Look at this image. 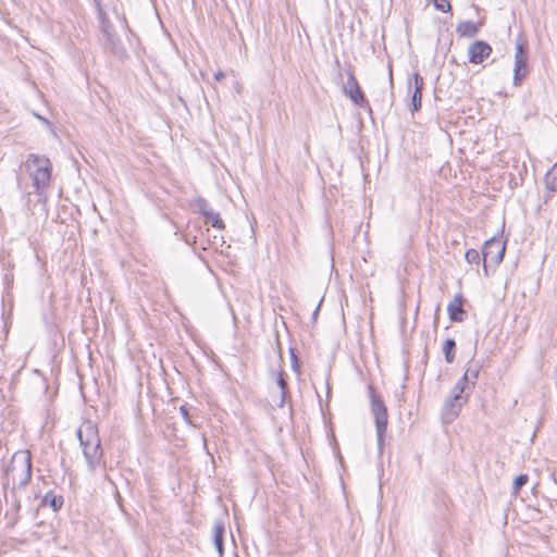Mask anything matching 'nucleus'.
Returning a JSON list of instances; mask_svg holds the SVG:
<instances>
[{
  "label": "nucleus",
  "mask_w": 557,
  "mask_h": 557,
  "mask_svg": "<svg viewBox=\"0 0 557 557\" xmlns=\"http://www.w3.org/2000/svg\"><path fill=\"white\" fill-rule=\"evenodd\" d=\"M77 437L87 468L89 472L94 473L101 465L103 458L97 425L90 420L84 421L78 428Z\"/></svg>",
  "instance_id": "obj_1"
},
{
  "label": "nucleus",
  "mask_w": 557,
  "mask_h": 557,
  "mask_svg": "<svg viewBox=\"0 0 557 557\" xmlns=\"http://www.w3.org/2000/svg\"><path fill=\"white\" fill-rule=\"evenodd\" d=\"M32 478V455L27 449L16 451L5 469V484H12L13 488L24 487Z\"/></svg>",
  "instance_id": "obj_2"
},
{
  "label": "nucleus",
  "mask_w": 557,
  "mask_h": 557,
  "mask_svg": "<svg viewBox=\"0 0 557 557\" xmlns=\"http://www.w3.org/2000/svg\"><path fill=\"white\" fill-rule=\"evenodd\" d=\"M25 169L33 180L37 193L41 194L49 186L51 180V163L46 157L29 154Z\"/></svg>",
  "instance_id": "obj_3"
},
{
  "label": "nucleus",
  "mask_w": 557,
  "mask_h": 557,
  "mask_svg": "<svg viewBox=\"0 0 557 557\" xmlns=\"http://www.w3.org/2000/svg\"><path fill=\"white\" fill-rule=\"evenodd\" d=\"M371 394V412L374 418L376 437L379 447L382 449L384 444V435L387 429V409L381 398H379L372 388Z\"/></svg>",
  "instance_id": "obj_4"
},
{
  "label": "nucleus",
  "mask_w": 557,
  "mask_h": 557,
  "mask_svg": "<svg viewBox=\"0 0 557 557\" xmlns=\"http://www.w3.org/2000/svg\"><path fill=\"white\" fill-rule=\"evenodd\" d=\"M506 250V243L497 237H492L484 243L483 263L484 271L487 275V263L497 265L502 262Z\"/></svg>",
  "instance_id": "obj_5"
},
{
  "label": "nucleus",
  "mask_w": 557,
  "mask_h": 557,
  "mask_svg": "<svg viewBox=\"0 0 557 557\" xmlns=\"http://www.w3.org/2000/svg\"><path fill=\"white\" fill-rule=\"evenodd\" d=\"M344 92L350 98V100L355 104L359 107H364V104L367 103L363 92L361 91L357 79L350 72L347 73V81L344 84Z\"/></svg>",
  "instance_id": "obj_6"
},
{
  "label": "nucleus",
  "mask_w": 557,
  "mask_h": 557,
  "mask_svg": "<svg viewBox=\"0 0 557 557\" xmlns=\"http://www.w3.org/2000/svg\"><path fill=\"white\" fill-rule=\"evenodd\" d=\"M492 53V48L484 41H475L468 49L469 61L474 64H480L486 60Z\"/></svg>",
  "instance_id": "obj_7"
},
{
  "label": "nucleus",
  "mask_w": 557,
  "mask_h": 557,
  "mask_svg": "<svg viewBox=\"0 0 557 557\" xmlns=\"http://www.w3.org/2000/svg\"><path fill=\"white\" fill-rule=\"evenodd\" d=\"M466 403L467 401L459 400V399L454 400L453 397L447 396V398L444 401V406H443V410H442V418H443L444 422L450 423L451 421H454L458 417L461 408L463 407V405Z\"/></svg>",
  "instance_id": "obj_8"
},
{
  "label": "nucleus",
  "mask_w": 557,
  "mask_h": 557,
  "mask_svg": "<svg viewBox=\"0 0 557 557\" xmlns=\"http://www.w3.org/2000/svg\"><path fill=\"white\" fill-rule=\"evenodd\" d=\"M409 91H411V88L413 86V91L411 95V104L412 109L411 111H418L421 107V97H422V87H423V78L419 73H414L412 75V78L409 79Z\"/></svg>",
  "instance_id": "obj_9"
},
{
  "label": "nucleus",
  "mask_w": 557,
  "mask_h": 557,
  "mask_svg": "<svg viewBox=\"0 0 557 557\" xmlns=\"http://www.w3.org/2000/svg\"><path fill=\"white\" fill-rule=\"evenodd\" d=\"M447 311L451 321L461 322L463 320L465 311L462 309V296L456 295L447 306Z\"/></svg>",
  "instance_id": "obj_10"
},
{
  "label": "nucleus",
  "mask_w": 557,
  "mask_h": 557,
  "mask_svg": "<svg viewBox=\"0 0 557 557\" xmlns=\"http://www.w3.org/2000/svg\"><path fill=\"white\" fill-rule=\"evenodd\" d=\"M469 385L467 384V376L460 377L453 389L450 391V394L448 396L453 397L454 400H465L468 399V394H466V391L469 389Z\"/></svg>",
  "instance_id": "obj_11"
},
{
  "label": "nucleus",
  "mask_w": 557,
  "mask_h": 557,
  "mask_svg": "<svg viewBox=\"0 0 557 557\" xmlns=\"http://www.w3.org/2000/svg\"><path fill=\"white\" fill-rule=\"evenodd\" d=\"M527 57L523 51L522 45L516 46L515 54V79L516 82L521 79L520 70L525 66Z\"/></svg>",
  "instance_id": "obj_12"
},
{
  "label": "nucleus",
  "mask_w": 557,
  "mask_h": 557,
  "mask_svg": "<svg viewBox=\"0 0 557 557\" xmlns=\"http://www.w3.org/2000/svg\"><path fill=\"white\" fill-rule=\"evenodd\" d=\"M479 32V25L471 21H465L458 24L457 33L461 37H473Z\"/></svg>",
  "instance_id": "obj_13"
},
{
  "label": "nucleus",
  "mask_w": 557,
  "mask_h": 557,
  "mask_svg": "<svg viewBox=\"0 0 557 557\" xmlns=\"http://www.w3.org/2000/svg\"><path fill=\"white\" fill-rule=\"evenodd\" d=\"M223 533H224L223 524L215 523L213 527V540H214V546H215L220 557L223 555V541H222Z\"/></svg>",
  "instance_id": "obj_14"
},
{
  "label": "nucleus",
  "mask_w": 557,
  "mask_h": 557,
  "mask_svg": "<svg viewBox=\"0 0 557 557\" xmlns=\"http://www.w3.org/2000/svg\"><path fill=\"white\" fill-rule=\"evenodd\" d=\"M201 211L207 219V223H210L211 226L216 227V228L224 227V223H223L222 219L220 218L219 213H215L211 210H207L206 206L201 207Z\"/></svg>",
  "instance_id": "obj_15"
},
{
  "label": "nucleus",
  "mask_w": 557,
  "mask_h": 557,
  "mask_svg": "<svg viewBox=\"0 0 557 557\" xmlns=\"http://www.w3.org/2000/svg\"><path fill=\"white\" fill-rule=\"evenodd\" d=\"M455 348H456V343L453 338H448L445 341V343L443 345V351L445 354V359L448 363H451L455 359V356L453 354Z\"/></svg>",
  "instance_id": "obj_16"
},
{
  "label": "nucleus",
  "mask_w": 557,
  "mask_h": 557,
  "mask_svg": "<svg viewBox=\"0 0 557 557\" xmlns=\"http://www.w3.org/2000/svg\"><path fill=\"white\" fill-rule=\"evenodd\" d=\"M429 2H431L436 10L444 13L450 11L451 8L448 0H429Z\"/></svg>",
  "instance_id": "obj_17"
},
{
  "label": "nucleus",
  "mask_w": 557,
  "mask_h": 557,
  "mask_svg": "<svg viewBox=\"0 0 557 557\" xmlns=\"http://www.w3.org/2000/svg\"><path fill=\"white\" fill-rule=\"evenodd\" d=\"M529 478L527 474H520L516 478L513 485H512V493L516 495L518 494L519 490L527 484Z\"/></svg>",
  "instance_id": "obj_18"
},
{
  "label": "nucleus",
  "mask_w": 557,
  "mask_h": 557,
  "mask_svg": "<svg viewBox=\"0 0 557 557\" xmlns=\"http://www.w3.org/2000/svg\"><path fill=\"white\" fill-rule=\"evenodd\" d=\"M466 260L468 263H475V264H479L480 263V252L475 249H469L467 250L466 255Z\"/></svg>",
  "instance_id": "obj_19"
},
{
  "label": "nucleus",
  "mask_w": 557,
  "mask_h": 557,
  "mask_svg": "<svg viewBox=\"0 0 557 557\" xmlns=\"http://www.w3.org/2000/svg\"><path fill=\"white\" fill-rule=\"evenodd\" d=\"M479 375V366H475V367H469L465 374L461 376V377H466L467 376V384L469 385V380H475Z\"/></svg>",
  "instance_id": "obj_20"
},
{
  "label": "nucleus",
  "mask_w": 557,
  "mask_h": 557,
  "mask_svg": "<svg viewBox=\"0 0 557 557\" xmlns=\"http://www.w3.org/2000/svg\"><path fill=\"white\" fill-rule=\"evenodd\" d=\"M277 385L281 388L282 397H281L280 406H282L284 404L285 394H286V382H285L284 377L282 376V374H280L277 377Z\"/></svg>",
  "instance_id": "obj_21"
},
{
  "label": "nucleus",
  "mask_w": 557,
  "mask_h": 557,
  "mask_svg": "<svg viewBox=\"0 0 557 557\" xmlns=\"http://www.w3.org/2000/svg\"><path fill=\"white\" fill-rule=\"evenodd\" d=\"M224 76H225L224 72L219 71V72L215 73L214 79L215 81H221Z\"/></svg>",
  "instance_id": "obj_22"
},
{
  "label": "nucleus",
  "mask_w": 557,
  "mask_h": 557,
  "mask_svg": "<svg viewBox=\"0 0 557 557\" xmlns=\"http://www.w3.org/2000/svg\"><path fill=\"white\" fill-rule=\"evenodd\" d=\"M181 412H182V414L184 416L185 420H187V418H188V412H187V409L185 408V406H182V407H181Z\"/></svg>",
  "instance_id": "obj_23"
},
{
  "label": "nucleus",
  "mask_w": 557,
  "mask_h": 557,
  "mask_svg": "<svg viewBox=\"0 0 557 557\" xmlns=\"http://www.w3.org/2000/svg\"><path fill=\"white\" fill-rule=\"evenodd\" d=\"M95 1H96V5H97V8H98V13H99L100 15H102V13H103V12H102V9H101V7H100V3L98 2V0H95Z\"/></svg>",
  "instance_id": "obj_24"
}]
</instances>
